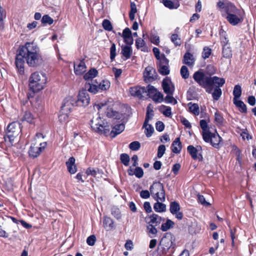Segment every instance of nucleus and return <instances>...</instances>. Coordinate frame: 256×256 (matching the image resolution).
<instances>
[{
  "label": "nucleus",
  "instance_id": "nucleus-11",
  "mask_svg": "<svg viewBox=\"0 0 256 256\" xmlns=\"http://www.w3.org/2000/svg\"><path fill=\"white\" fill-rule=\"evenodd\" d=\"M187 152L193 160H198L200 162L203 160V156L202 154V148L200 146H198L196 148L192 145H189L187 147Z\"/></svg>",
  "mask_w": 256,
  "mask_h": 256
},
{
  "label": "nucleus",
  "instance_id": "nucleus-47",
  "mask_svg": "<svg viewBox=\"0 0 256 256\" xmlns=\"http://www.w3.org/2000/svg\"><path fill=\"white\" fill-rule=\"evenodd\" d=\"M233 150L235 152L236 160L239 164L241 165L242 162V151L236 146H234Z\"/></svg>",
  "mask_w": 256,
  "mask_h": 256
},
{
  "label": "nucleus",
  "instance_id": "nucleus-2",
  "mask_svg": "<svg viewBox=\"0 0 256 256\" xmlns=\"http://www.w3.org/2000/svg\"><path fill=\"white\" fill-rule=\"evenodd\" d=\"M90 122L91 128L96 132L106 136L110 134L112 138H114L124 129V126L122 123L116 124L112 127L100 117L93 118Z\"/></svg>",
  "mask_w": 256,
  "mask_h": 256
},
{
  "label": "nucleus",
  "instance_id": "nucleus-59",
  "mask_svg": "<svg viewBox=\"0 0 256 256\" xmlns=\"http://www.w3.org/2000/svg\"><path fill=\"white\" fill-rule=\"evenodd\" d=\"M173 94H167L165 97V102L167 103L176 104H177V100L172 96Z\"/></svg>",
  "mask_w": 256,
  "mask_h": 256
},
{
  "label": "nucleus",
  "instance_id": "nucleus-24",
  "mask_svg": "<svg viewBox=\"0 0 256 256\" xmlns=\"http://www.w3.org/2000/svg\"><path fill=\"white\" fill-rule=\"evenodd\" d=\"M182 148V144L180 138H176L172 142L171 146L172 151L174 154H180Z\"/></svg>",
  "mask_w": 256,
  "mask_h": 256
},
{
  "label": "nucleus",
  "instance_id": "nucleus-48",
  "mask_svg": "<svg viewBox=\"0 0 256 256\" xmlns=\"http://www.w3.org/2000/svg\"><path fill=\"white\" fill-rule=\"evenodd\" d=\"M151 98L155 102H161L164 100V96L161 92L157 91Z\"/></svg>",
  "mask_w": 256,
  "mask_h": 256
},
{
  "label": "nucleus",
  "instance_id": "nucleus-36",
  "mask_svg": "<svg viewBox=\"0 0 256 256\" xmlns=\"http://www.w3.org/2000/svg\"><path fill=\"white\" fill-rule=\"evenodd\" d=\"M157 89L154 86L148 84L146 88V98L148 96L152 98V96L157 92Z\"/></svg>",
  "mask_w": 256,
  "mask_h": 256
},
{
  "label": "nucleus",
  "instance_id": "nucleus-40",
  "mask_svg": "<svg viewBox=\"0 0 256 256\" xmlns=\"http://www.w3.org/2000/svg\"><path fill=\"white\" fill-rule=\"evenodd\" d=\"M159 110L166 117H170L172 116V108L170 106L162 105L160 106Z\"/></svg>",
  "mask_w": 256,
  "mask_h": 256
},
{
  "label": "nucleus",
  "instance_id": "nucleus-17",
  "mask_svg": "<svg viewBox=\"0 0 256 256\" xmlns=\"http://www.w3.org/2000/svg\"><path fill=\"white\" fill-rule=\"evenodd\" d=\"M157 74L154 68L150 66L146 68L144 72V80L146 82H150L156 78Z\"/></svg>",
  "mask_w": 256,
  "mask_h": 256
},
{
  "label": "nucleus",
  "instance_id": "nucleus-60",
  "mask_svg": "<svg viewBox=\"0 0 256 256\" xmlns=\"http://www.w3.org/2000/svg\"><path fill=\"white\" fill-rule=\"evenodd\" d=\"M200 126L202 132H205L210 130V128L208 126V123L205 120H201L200 122Z\"/></svg>",
  "mask_w": 256,
  "mask_h": 256
},
{
  "label": "nucleus",
  "instance_id": "nucleus-18",
  "mask_svg": "<svg viewBox=\"0 0 256 256\" xmlns=\"http://www.w3.org/2000/svg\"><path fill=\"white\" fill-rule=\"evenodd\" d=\"M162 87L164 93L167 94H173L174 91V86L171 80L166 77L162 82Z\"/></svg>",
  "mask_w": 256,
  "mask_h": 256
},
{
  "label": "nucleus",
  "instance_id": "nucleus-27",
  "mask_svg": "<svg viewBox=\"0 0 256 256\" xmlns=\"http://www.w3.org/2000/svg\"><path fill=\"white\" fill-rule=\"evenodd\" d=\"M222 140V138L219 136L218 134H214L212 138L211 142H210L211 145L216 149H219L220 148V142Z\"/></svg>",
  "mask_w": 256,
  "mask_h": 256
},
{
  "label": "nucleus",
  "instance_id": "nucleus-56",
  "mask_svg": "<svg viewBox=\"0 0 256 256\" xmlns=\"http://www.w3.org/2000/svg\"><path fill=\"white\" fill-rule=\"evenodd\" d=\"M6 17L4 10L0 6V29H2L4 27V18Z\"/></svg>",
  "mask_w": 256,
  "mask_h": 256
},
{
  "label": "nucleus",
  "instance_id": "nucleus-5",
  "mask_svg": "<svg viewBox=\"0 0 256 256\" xmlns=\"http://www.w3.org/2000/svg\"><path fill=\"white\" fill-rule=\"evenodd\" d=\"M217 7L222 14V16L224 18L230 16L232 14H238L244 10L238 8L236 5L229 1L224 2L219 0L216 4Z\"/></svg>",
  "mask_w": 256,
  "mask_h": 256
},
{
  "label": "nucleus",
  "instance_id": "nucleus-61",
  "mask_svg": "<svg viewBox=\"0 0 256 256\" xmlns=\"http://www.w3.org/2000/svg\"><path fill=\"white\" fill-rule=\"evenodd\" d=\"M240 136H242L244 140L246 139L247 140H249L252 138V136H250V134L248 133V131L246 128L243 129L242 130V132L240 134Z\"/></svg>",
  "mask_w": 256,
  "mask_h": 256
},
{
  "label": "nucleus",
  "instance_id": "nucleus-53",
  "mask_svg": "<svg viewBox=\"0 0 256 256\" xmlns=\"http://www.w3.org/2000/svg\"><path fill=\"white\" fill-rule=\"evenodd\" d=\"M104 28L108 31H110L112 30V26L110 22L106 19L103 20L102 23Z\"/></svg>",
  "mask_w": 256,
  "mask_h": 256
},
{
  "label": "nucleus",
  "instance_id": "nucleus-29",
  "mask_svg": "<svg viewBox=\"0 0 256 256\" xmlns=\"http://www.w3.org/2000/svg\"><path fill=\"white\" fill-rule=\"evenodd\" d=\"M194 62L192 54L189 52H186L184 56L183 63L190 66L194 65Z\"/></svg>",
  "mask_w": 256,
  "mask_h": 256
},
{
  "label": "nucleus",
  "instance_id": "nucleus-21",
  "mask_svg": "<svg viewBox=\"0 0 256 256\" xmlns=\"http://www.w3.org/2000/svg\"><path fill=\"white\" fill-rule=\"evenodd\" d=\"M76 160L74 157L72 156L69 158L68 160L66 162L68 172L71 174H75L77 171L76 166L75 164Z\"/></svg>",
  "mask_w": 256,
  "mask_h": 256
},
{
  "label": "nucleus",
  "instance_id": "nucleus-46",
  "mask_svg": "<svg viewBox=\"0 0 256 256\" xmlns=\"http://www.w3.org/2000/svg\"><path fill=\"white\" fill-rule=\"evenodd\" d=\"M214 133H212L210 132V130H208L205 132H202V136L204 140L206 142H210L212 140V138Z\"/></svg>",
  "mask_w": 256,
  "mask_h": 256
},
{
  "label": "nucleus",
  "instance_id": "nucleus-54",
  "mask_svg": "<svg viewBox=\"0 0 256 256\" xmlns=\"http://www.w3.org/2000/svg\"><path fill=\"white\" fill-rule=\"evenodd\" d=\"M140 148V144L138 141H134L129 144V148L134 151L138 150Z\"/></svg>",
  "mask_w": 256,
  "mask_h": 256
},
{
  "label": "nucleus",
  "instance_id": "nucleus-32",
  "mask_svg": "<svg viewBox=\"0 0 256 256\" xmlns=\"http://www.w3.org/2000/svg\"><path fill=\"white\" fill-rule=\"evenodd\" d=\"M233 102L235 106L238 108V110L241 113H247L248 110L246 106L242 100H236V101H234Z\"/></svg>",
  "mask_w": 256,
  "mask_h": 256
},
{
  "label": "nucleus",
  "instance_id": "nucleus-22",
  "mask_svg": "<svg viewBox=\"0 0 256 256\" xmlns=\"http://www.w3.org/2000/svg\"><path fill=\"white\" fill-rule=\"evenodd\" d=\"M149 218H150V220L148 222V224H153L156 226H159L161 222H163L165 220L164 218H162L156 214H152L150 216Z\"/></svg>",
  "mask_w": 256,
  "mask_h": 256
},
{
  "label": "nucleus",
  "instance_id": "nucleus-19",
  "mask_svg": "<svg viewBox=\"0 0 256 256\" xmlns=\"http://www.w3.org/2000/svg\"><path fill=\"white\" fill-rule=\"evenodd\" d=\"M180 206L178 202L174 201L170 203V212L172 214H175L176 218L180 220H182L184 217L183 213L180 212Z\"/></svg>",
  "mask_w": 256,
  "mask_h": 256
},
{
  "label": "nucleus",
  "instance_id": "nucleus-31",
  "mask_svg": "<svg viewBox=\"0 0 256 256\" xmlns=\"http://www.w3.org/2000/svg\"><path fill=\"white\" fill-rule=\"evenodd\" d=\"M129 175H134L136 178H140L144 176V171L142 168L136 166L134 170H132L131 168H129Z\"/></svg>",
  "mask_w": 256,
  "mask_h": 256
},
{
  "label": "nucleus",
  "instance_id": "nucleus-13",
  "mask_svg": "<svg viewBox=\"0 0 256 256\" xmlns=\"http://www.w3.org/2000/svg\"><path fill=\"white\" fill-rule=\"evenodd\" d=\"M90 101V98L86 90H82L80 92L78 99L75 102L76 106H87Z\"/></svg>",
  "mask_w": 256,
  "mask_h": 256
},
{
  "label": "nucleus",
  "instance_id": "nucleus-26",
  "mask_svg": "<svg viewBox=\"0 0 256 256\" xmlns=\"http://www.w3.org/2000/svg\"><path fill=\"white\" fill-rule=\"evenodd\" d=\"M220 40L222 46L230 45L227 33L221 28L219 31Z\"/></svg>",
  "mask_w": 256,
  "mask_h": 256
},
{
  "label": "nucleus",
  "instance_id": "nucleus-14",
  "mask_svg": "<svg viewBox=\"0 0 256 256\" xmlns=\"http://www.w3.org/2000/svg\"><path fill=\"white\" fill-rule=\"evenodd\" d=\"M244 11L238 12V14H232L230 16L226 17L225 18L232 26H235L241 24L244 20Z\"/></svg>",
  "mask_w": 256,
  "mask_h": 256
},
{
  "label": "nucleus",
  "instance_id": "nucleus-6",
  "mask_svg": "<svg viewBox=\"0 0 256 256\" xmlns=\"http://www.w3.org/2000/svg\"><path fill=\"white\" fill-rule=\"evenodd\" d=\"M151 195L154 200L164 202L166 200L164 184L160 182H154L150 188Z\"/></svg>",
  "mask_w": 256,
  "mask_h": 256
},
{
  "label": "nucleus",
  "instance_id": "nucleus-20",
  "mask_svg": "<svg viewBox=\"0 0 256 256\" xmlns=\"http://www.w3.org/2000/svg\"><path fill=\"white\" fill-rule=\"evenodd\" d=\"M73 102L74 101L70 97L64 99L61 106V112L67 114L70 112L74 106Z\"/></svg>",
  "mask_w": 256,
  "mask_h": 256
},
{
  "label": "nucleus",
  "instance_id": "nucleus-12",
  "mask_svg": "<svg viewBox=\"0 0 256 256\" xmlns=\"http://www.w3.org/2000/svg\"><path fill=\"white\" fill-rule=\"evenodd\" d=\"M129 92L130 94L140 100L146 98V88L144 86H134L130 88Z\"/></svg>",
  "mask_w": 256,
  "mask_h": 256
},
{
  "label": "nucleus",
  "instance_id": "nucleus-10",
  "mask_svg": "<svg viewBox=\"0 0 256 256\" xmlns=\"http://www.w3.org/2000/svg\"><path fill=\"white\" fill-rule=\"evenodd\" d=\"M168 59L163 54L158 62L157 63V68L158 72L162 76H166L170 74V70L168 68Z\"/></svg>",
  "mask_w": 256,
  "mask_h": 256
},
{
  "label": "nucleus",
  "instance_id": "nucleus-1",
  "mask_svg": "<svg viewBox=\"0 0 256 256\" xmlns=\"http://www.w3.org/2000/svg\"><path fill=\"white\" fill-rule=\"evenodd\" d=\"M193 78L202 88L206 90V92L211 94L214 100H218L222 94L220 88L225 84V79L217 76H208L200 70L196 72Z\"/></svg>",
  "mask_w": 256,
  "mask_h": 256
},
{
  "label": "nucleus",
  "instance_id": "nucleus-51",
  "mask_svg": "<svg viewBox=\"0 0 256 256\" xmlns=\"http://www.w3.org/2000/svg\"><path fill=\"white\" fill-rule=\"evenodd\" d=\"M34 119V117L33 115L30 112H26L22 118L23 120H24L30 124L33 122Z\"/></svg>",
  "mask_w": 256,
  "mask_h": 256
},
{
  "label": "nucleus",
  "instance_id": "nucleus-63",
  "mask_svg": "<svg viewBox=\"0 0 256 256\" xmlns=\"http://www.w3.org/2000/svg\"><path fill=\"white\" fill-rule=\"evenodd\" d=\"M165 126L164 122L162 121H158L156 123V128L157 131L161 132L164 129Z\"/></svg>",
  "mask_w": 256,
  "mask_h": 256
},
{
  "label": "nucleus",
  "instance_id": "nucleus-15",
  "mask_svg": "<svg viewBox=\"0 0 256 256\" xmlns=\"http://www.w3.org/2000/svg\"><path fill=\"white\" fill-rule=\"evenodd\" d=\"M46 142L44 144H32L30 148L28 154L30 156L35 158H36L42 152V150L44 149Z\"/></svg>",
  "mask_w": 256,
  "mask_h": 256
},
{
  "label": "nucleus",
  "instance_id": "nucleus-9",
  "mask_svg": "<svg viewBox=\"0 0 256 256\" xmlns=\"http://www.w3.org/2000/svg\"><path fill=\"white\" fill-rule=\"evenodd\" d=\"M154 111L152 109L150 110L148 106L146 112V116L144 122L143 124L142 128H145L144 133L148 138L150 137L154 132V128L150 124H148V122L154 116Z\"/></svg>",
  "mask_w": 256,
  "mask_h": 256
},
{
  "label": "nucleus",
  "instance_id": "nucleus-34",
  "mask_svg": "<svg viewBox=\"0 0 256 256\" xmlns=\"http://www.w3.org/2000/svg\"><path fill=\"white\" fill-rule=\"evenodd\" d=\"M98 74V70L94 68H90L88 72L84 76V78L86 80H92L97 76Z\"/></svg>",
  "mask_w": 256,
  "mask_h": 256
},
{
  "label": "nucleus",
  "instance_id": "nucleus-28",
  "mask_svg": "<svg viewBox=\"0 0 256 256\" xmlns=\"http://www.w3.org/2000/svg\"><path fill=\"white\" fill-rule=\"evenodd\" d=\"M222 54L224 58L230 59L232 56V48L230 45L222 46Z\"/></svg>",
  "mask_w": 256,
  "mask_h": 256
},
{
  "label": "nucleus",
  "instance_id": "nucleus-7",
  "mask_svg": "<svg viewBox=\"0 0 256 256\" xmlns=\"http://www.w3.org/2000/svg\"><path fill=\"white\" fill-rule=\"evenodd\" d=\"M20 132V124L16 122H12L9 124L7 127L6 137L12 144L16 142Z\"/></svg>",
  "mask_w": 256,
  "mask_h": 256
},
{
  "label": "nucleus",
  "instance_id": "nucleus-62",
  "mask_svg": "<svg viewBox=\"0 0 256 256\" xmlns=\"http://www.w3.org/2000/svg\"><path fill=\"white\" fill-rule=\"evenodd\" d=\"M198 202L204 206H209L210 204L207 202L204 196L198 194Z\"/></svg>",
  "mask_w": 256,
  "mask_h": 256
},
{
  "label": "nucleus",
  "instance_id": "nucleus-23",
  "mask_svg": "<svg viewBox=\"0 0 256 256\" xmlns=\"http://www.w3.org/2000/svg\"><path fill=\"white\" fill-rule=\"evenodd\" d=\"M74 70L76 75H82L86 70V66L84 62V59L81 60L78 64H74Z\"/></svg>",
  "mask_w": 256,
  "mask_h": 256
},
{
  "label": "nucleus",
  "instance_id": "nucleus-38",
  "mask_svg": "<svg viewBox=\"0 0 256 256\" xmlns=\"http://www.w3.org/2000/svg\"><path fill=\"white\" fill-rule=\"evenodd\" d=\"M154 209L156 212H164L166 210V205L162 202H160L157 201V202L154 204Z\"/></svg>",
  "mask_w": 256,
  "mask_h": 256
},
{
  "label": "nucleus",
  "instance_id": "nucleus-16",
  "mask_svg": "<svg viewBox=\"0 0 256 256\" xmlns=\"http://www.w3.org/2000/svg\"><path fill=\"white\" fill-rule=\"evenodd\" d=\"M119 35L122 37L124 42L126 43L124 46L122 45V54L125 58L124 60L128 58V28H126L123 31L122 34L120 32L118 33Z\"/></svg>",
  "mask_w": 256,
  "mask_h": 256
},
{
  "label": "nucleus",
  "instance_id": "nucleus-8",
  "mask_svg": "<svg viewBox=\"0 0 256 256\" xmlns=\"http://www.w3.org/2000/svg\"><path fill=\"white\" fill-rule=\"evenodd\" d=\"M25 60L24 50H23L22 46L17 50L16 56L15 58L16 68L20 74H24Z\"/></svg>",
  "mask_w": 256,
  "mask_h": 256
},
{
  "label": "nucleus",
  "instance_id": "nucleus-50",
  "mask_svg": "<svg viewBox=\"0 0 256 256\" xmlns=\"http://www.w3.org/2000/svg\"><path fill=\"white\" fill-rule=\"evenodd\" d=\"M170 40L176 46H180L181 44L180 38L178 37V36L174 34L171 36Z\"/></svg>",
  "mask_w": 256,
  "mask_h": 256
},
{
  "label": "nucleus",
  "instance_id": "nucleus-49",
  "mask_svg": "<svg viewBox=\"0 0 256 256\" xmlns=\"http://www.w3.org/2000/svg\"><path fill=\"white\" fill-rule=\"evenodd\" d=\"M41 22L44 25H46V24L50 25L54 22V20L48 15L45 14L42 16L41 20Z\"/></svg>",
  "mask_w": 256,
  "mask_h": 256
},
{
  "label": "nucleus",
  "instance_id": "nucleus-4",
  "mask_svg": "<svg viewBox=\"0 0 256 256\" xmlns=\"http://www.w3.org/2000/svg\"><path fill=\"white\" fill-rule=\"evenodd\" d=\"M46 82V74L40 72H33L29 78L30 88L34 92L42 90Z\"/></svg>",
  "mask_w": 256,
  "mask_h": 256
},
{
  "label": "nucleus",
  "instance_id": "nucleus-64",
  "mask_svg": "<svg viewBox=\"0 0 256 256\" xmlns=\"http://www.w3.org/2000/svg\"><path fill=\"white\" fill-rule=\"evenodd\" d=\"M116 56V45L112 44L110 48V58L112 60H113Z\"/></svg>",
  "mask_w": 256,
  "mask_h": 256
},
{
  "label": "nucleus",
  "instance_id": "nucleus-52",
  "mask_svg": "<svg viewBox=\"0 0 256 256\" xmlns=\"http://www.w3.org/2000/svg\"><path fill=\"white\" fill-rule=\"evenodd\" d=\"M111 213L112 214L116 219H120L122 216L121 212L119 208L115 206H114L112 208Z\"/></svg>",
  "mask_w": 256,
  "mask_h": 256
},
{
  "label": "nucleus",
  "instance_id": "nucleus-41",
  "mask_svg": "<svg viewBox=\"0 0 256 256\" xmlns=\"http://www.w3.org/2000/svg\"><path fill=\"white\" fill-rule=\"evenodd\" d=\"M174 225V223L173 221L170 219H167L166 222H163L160 228L163 232H166L170 228H173Z\"/></svg>",
  "mask_w": 256,
  "mask_h": 256
},
{
  "label": "nucleus",
  "instance_id": "nucleus-33",
  "mask_svg": "<svg viewBox=\"0 0 256 256\" xmlns=\"http://www.w3.org/2000/svg\"><path fill=\"white\" fill-rule=\"evenodd\" d=\"M104 226L107 230H109L114 228V222L110 217L104 216L103 220Z\"/></svg>",
  "mask_w": 256,
  "mask_h": 256
},
{
  "label": "nucleus",
  "instance_id": "nucleus-39",
  "mask_svg": "<svg viewBox=\"0 0 256 256\" xmlns=\"http://www.w3.org/2000/svg\"><path fill=\"white\" fill-rule=\"evenodd\" d=\"M156 226H154L153 224H148L147 226V232L150 237L151 238L155 237L158 232V230L156 228Z\"/></svg>",
  "mask_w": 256,
  "mask_h": 256
},
{
  "label": "nucleus",
  "instance_id": "nucleus-44",
  "mask_svg": "<svg viewBox=\"0 0 256 256\" xmlns=\"http://www.w3.org/2000/svg\"><path fill=\"white\" fill-rule=\"evenodd\" d=\"M130 10L129 12V18L131 21H133L135 18V14L137 12L136 6L134 2H130Z\"/></svg>",
  "mask_w": 256,
  "mask_h": 256
},
{
  "label": "nucleus",
  "instance_id": "nucleus-37",
  "mask_svg": "<svg viewBox=\"0 0 256 256\" xmlns=\"http://www.w3.org/2000/svg\"><path fill=\"white\" fill-rule=\"evenodd\" d=\"M162 2L163 4L166 7V8H168L169 9H170V10L176 9L180 6V4H179L178 2H177L176 4H174L170 0H162Z\"/></svg>",
  "mask_w": 256,
  "mask_h": 256
},
{
  "label": "nucleus",
  "instance_id": "nucleus-45",
  "mask_svg": "<svg viewBox=\"0 0 256 256\" xmlns=\"http://www.w3.org/2000/svg\"><path fill=\"white\" fill-rule=\"evenodd\" d=\"M110 82L108 80H102L100 84H98V90H106L110 87Z\"/></svg>",
  "mask_w": 256,
  "mask_h": 256
},
{
  "label": "nucleus",
  "instance_id": "nucleus-58",
  "mask_svg": "<svg viewBox=\"0 0 256 256\" xmlns=\"http://www.w3.org/2000/svg\"><path fill=\"white\" fill-rule=\"evenodd\" d=\"M166 151V146L164 144H160L158 146V149L157 156L158 158H162L164 154Z\"/></svg>",
  "mask_w": 256,
  "mask_h": 256
},
{
  "label": "nucleus",
  "instance_id": "nucleus-55",
  "mask_svg": "<svg viewBox=\"0 0 256 256\" xmlns=\"http://www.w3.org/2000/svg\"><path fill=\"white\" fill-rule=\"evenodd\" d=\"M180 74L182 78L186 79L189 76V72L187 67L185 66H182L180 68Z\"/></svg>",
  "mask_w": 256,
  "mask_h": 256
},
{
  "label": "nucleus",
  "instance_id": "nucleus-35",
  "mask_svg": "<svg viewBox=\"0 0 256 256\" xmlns=\"http://www.w3.org/2000/svg\"><path fill=\"white\" fill-rule=\"evenodd\" d=\"M188 109L190 112L194 114L195 116H198L200 114L199 106L197 104H192V102H189L188 104Z\"/></svg>",
  "mask_w": 256,
  "mask_h": 256
},
{
  "label": "nucleus",
  "instance_id": "nucleus-3",
  "mask_svg": "<svg viewBox=\"0 0 256 256\" xmlns=\"http://www.w3.org/2000/svg\"><path fill=\"white\" fill-rule=\"evenodd\" d=\"M22 46L24 50L25 60L28 66L36 68L42 64L43 60L40 54V50L36 44L34 42H27Z\"/></svg>",
  "mask_w": 256,
  "mask_h": 256
},
{
  "label": "nucleus",
  "instance_id": "nucleus-43",
  "mask_svg": "<svg viewBox=\"0 0 256 256\" xmlns=\"http://www.w3.org/2000/svg\"><path fill=\"white\" fill-rule=\"evenodd\" d=\"M242 94V88L239 84L236 85L233 90V95L234 96L233 102L238 100Z\"/></svg>",
  "mask_w": 256,
  "mask_h": 256
},
{
  "label": "nucleus",
  "instance_id": "nucleus-25",
  "mask_svg": "<svg viewBox=\"0 0 256 256\" xmlns=\"http://www.w3.org/2000/svg\"><path fill=\"white\" fill-rule=\"evenodd\" d=\"M106 113L107 116L110 118H112L116 120H120L123 118L122 114L114 110L112 108L109 106L107 108Z\"/></svg>",
  "mask_w": 256,
  "mask_h": 256
},
{
  "label": "nucleus",
  "instance_id": "nucleus-57",
  "mask_svg": "<svg viewBox=\"0 0 256 256\" xmlns=\"http://www.w3.org/2000/svg\"><path fill=\"white\" fill-rule=\"evenodd\" d=\"M212 53V50L208 47H204L202 52V56L204 59L209 58Z\"/></svg>",
  "mask_w": 256,
  "mask_h": 256
},
{
  "label": "nucleus",
  "instance_id": "nucleus-42",
  "mask_svg": "<svg viewBox=\"0 0 256 256\" xmlns=\"http://www.w3.org/2000/svg\"><path fill=\"white\" fill-rule=\"evenodd\" d=\"M224 119L222 115L219 112H216L214 113V122L217 125L222 126L224 125Z\"/></svg>",
  "mask_w": 256,
  "mask_h": 256
},
{
  "label": "nucleus",
  "instance_id": "nucleus-30",
  "mask_svg": "<svg viewBox=\"0 0 256 256\" xmlns=\"http://www.w3.org/2000/svg\"><path fill=\"white\" fill-rule=\"evenodd\" d=\"M82 90H86V92H89L94 94H96L98 91V85L88 82L85 84L84 88Z\"/></svg>",
  "mask_w": 256,
  "mask_h": 256
}]
</instances>
